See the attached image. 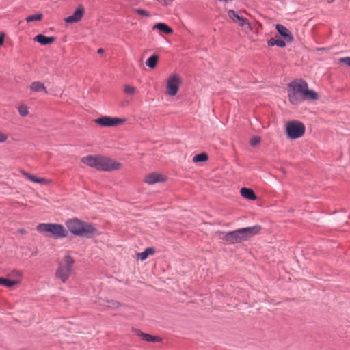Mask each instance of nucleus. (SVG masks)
<instances>
[{
    "instance_id": "obj_6",
    "label": "nucleus",
    "mask_w": 350,
    "mask_h": 350,
    "mask_svg": "<svg viewBox=\"0 0 350 350\" xmlns=\"http://www.w3.org/2000/svg\"><path fill=\"white\" fill-rule=\"evenodd\" d=\"M304 124L297 120L288 122L286 125V133L288 138L295 139L302 137L305 133Z\"/></svg>"
},
{
    "instance_id": "obj_8",
    "label": "nucleus",
    "mask_w": 350,
    "mask_h": 350,
    "mask_svg": "<svg viewBox=\"0 0 350 350\" xmlns=\"http://www.w3.org/2000/svg\"><path fill=\"white\" fill-rule=\"evenodd\" d=\"M94 121L96 124H98L103 127H113L118 124L124 123L126 121V120L124 118L105 116L95 119Z\"/></svg>"
},
{
    "instance_id": "obj_29",
    "label": "nucleus",
    "mask_w": 350,
    "mask_h": 350,
    "mask_svg": "<svg viewBox=\"0 0 350 350\" xmlns=\"http://www.w3.org/2000/svg\"><path fill=\"white\" fill-rule=\"evenodd\" d=\"M124 90L126 94L129 95H133L135 92V88L131 85H125Z\"/></svg>"
},
{
    "instance_id": "obj_38",
    "label": "nucleus",
    "mask_w": 350,
    "mask_h": 350,
    "mask_svg": "<svg viewBox=\"0 0 350 350\" xmlns=\"http://www.w3.org/2000/svg\"><path fill=\"white\" fill-rule=\"evenodd\" d=\"M335 0H328L329 3H332L334 2Z\"/></svg>"
},
{
    "instance_id": "obj_15",
    "label": "nucleus",
    "mask_w": 350,
    "mask_h": 350,
    "mask_svg": "<svg viewBox=\"0 0 350 350\" xmlns=\"http://www.w3.org/2000/svg\"><path fill=\"white\" fill-rule=\"evenodd\" d=\"M30 90L33 92H43L44 94H48V91L44 84L40 81H34L30 85Z\"/></svg>"
},
{
    "instance_id": "obj_14",
    "label": "nucleus",
    "mask_w": 350,
    "mask_h": 350,
    "mask_svg": "<svg viewBox=\"0 0 350 350\" xmlns=\"http://www.w3.org/2000/svg\"><path fill=\"white\" fill-rule=\"evenodd\" d=\"M98 304L109 309H118L121 306L119 301L112 299H100Z\"/></svg>"
},
{
    "instance_id": "obj_13",
    "label": "nucleus",
    "mask_w": 350,
    "mask_h": 350,
    "mask_svg": "<svg viewBox=\"0 0 350 350\" xmlns=\"http://www.w3.org/2000/svg\"><path fill=\"white\" fill-rule=\"evenodd\" d=\"M135 332L137 336L141 338L142 340L149 342H160L162 339L157 336H152L146 333L142 332L139 329L135 330Z\"/></svg>"
},
{
    "instance_id": "obj_18",
    "label": "nucleus",
    "mask_w": 350,
    "mask_h": 350,
    "mask_svg": "<svg viewBox=\"0 0 350 350\" xmlns=\"http://www.w3.org/2000/svg\"><path fill=\"white\" fill-rule=\"evenodd\" d=\"M21 174L23 175L24 177H25L26 178L29 179V180H31L33 183H40V184L46 183V179L38 178L36 176L31 174L28 172H26L25 171H21Z\"/></svg>"
},
{
    "instance_id": "obj_19",
    "label": "nucleus",
    "mask_w": 350,
    "mask_h": 350,
    "mask_svg": "<svg viewBox=\"0 0 350 350\" xmlns=\"http://www.w3.org/2000/svg\"><path fill=\"white\" fill-rule=\"evenodd\" d=\"M159 62V55L154 54L147 59L146 61V66L149 68L154 69L156 68Z\"/></svg>"
},
{
    "instance_id": "obj_21",
    "label": "nucleus",
    "mask_w": 350,
    "mask_h": 350,
    "mask_svg": "<svg viewBox=\"0 0 350 350\" xmlns=\"http://www.w3.org/2000/svg\"><path fill=\"white\" fill-rule=\"evenodd\" d=\"M153 29H157L166 34H170L173 32L172 28H170L168 25L165 23H157L152 27Z\"/></svg>"
},
{
    "instance_id": "obj_3",
    "label": "nucleus",
    "mask_w": 350,
    "mask_h": 350,
    "mask_svg": "<svg viewBox=\"0 0 350 350\" xmlns=\"http://www.w3.org/2000/svg\"><path fill=\"white\" fill-rule=\"evenodd\" d=\"M81 161L91 167L106 172L119 170L122 165L121 163L110 158L100 155H88L83 157Z\"/></svg>"
},
{
    "instance_id": "obj_32",
    "label": "nucleus",
    "mask_w": 350,
    "mask_h": 350,
    "mask_svg": "<svg viewBox=\"0 0 350 350\" xmlns=\"http://www.w3.org/2000/svg\"><path fill=\"white\" fill-rule=\"evenodd\" d=\"M260 142V138L258 136L254 137L250 139V145L252 146H255L258 145Z\"/></svg>"
},
{
    "instance_id": "obj_22",
    "label": "nucleus",
    "mask_w": 350,
    "mask_h": 350,
    "mask_svg": "<svg viewBox=\"0 0 350 350\" xmlns=\"http://www.w3.org/2000/svg\"><path fill=\"white\" fill-rule=\"evenodd\" d=\"M155 250L153 247H147L144 252L137 254L138 259L145 260L148 256L154 254Z\"/></svg>"
},
{
    "instance_id": "obj_27",
    "label": "nucleus",
    "mask_w": 350,
    "mask_h": 350,
    "mask_svg": "<svg viewBox=\"0 0 350 350\" xmlns=\"http://www.w3.org/2000/svg\"><path fill=\"white\" fill-rule=\"evenodd\" d=\"M42 17H43V16L42 14H33V15H30L26 18V21L27 23L38 21L42 20Z\"/></svg>"
},
{
    "instance_id": "obj_36",
    "label": "nucleus",
    "mask_w": 350,
    "mask_h": 350,
    "mask_svg": "<svg viewBox=\"0 0 350 350\" xmlns=\"http://www.w3.org/2000/svg\"><path fill=\"white\" fill-rule=\"evenodd\" d=\"M4 42V35L1 34L0 35V45H2Z\"/></svg>"
},
{
    "instance_id": "obj_10",
    "label": "nucleus",
    "mask_w": 350,
    "mask_h": 350,
    "mask_svg": "<svg viewBox=\"0 0 350 350\" xmlns=\"http://www.w3.org/2000/svg\"><path fill=\"white\" fill-rule=\"evenodd\" d=\"M275 29L278 33L287 43H291L293 41V34L285 26L280 24H277Z\"/></svg>"
},
{
    "instance_id": "obj_17",
    "label": "nucleus",
    "mask_w": 350,
    "mask_h": 350,
    "mask_svg": "<svg viewBox=\"0 0 350 350\" xmlns=\"http://www.w3.org/2000/svg\"><path fill=\"white\" fill-rule=\"evenodd\" d=\"M240 193L242 197L247 200H255L257 199L256 195L252 189L243 187L240 190Z\"/></svg>"
},
{
    "instance_id": "obj_28",
    "label": "nucleus",
    "mask_w": 350,
    "mask_h": 350,
    "mask_svg": "<svg viewBox=\"0 0 350 350\" xmlns=\"http://www.w3.org/2000/svg\"><path fill=\"white\" fill-rule=\"evenodd\" d=\"M18 112L21 116L25 117L28 114V107L25 105H21L18 108Z\"/></svg>"
},
{
    "instance_id": "obj_26",
    "label": "nucleus",
    "mask_w": 350,
    "mask_h": 350,
    "mask_svg": "<svg viewBox=\"0 0 350 350\" xmlns=\"http://www.w3.org/2000/svg\"><path fill=\"white\" fill-rule=\"evenodd\" d=\"M67 278L70 276L72 274H74V270L71 267V265L73 264L74 261L70 257L67 256Z\"/></svg>"
},
{
    "instance_id": "obj_25",
    "label": "nucleus",
    "mask_w": 350,
    "mask_h": 350,
    "mask_svg": "<svg viewBox=\"0 0 350 350\" xmlns=\"http://www.w3.org/2000/svg\"><path fill=\"white\" fill-rule=\"evenodd\" d=\"M208 159V157L207 154L206 153H200L198 154H196L193 158V161L194 163H198V162H204L206 161Z\"/></svg>"
},
{
    "instance_id": "obj_31",
    "label": "nucleus",
    "mask_w": 350,
    "mask_h": 350,
    "mask_svg": "<svg viewBox=\"0 0 350 350\" xmlns=\"http://www.w3.org/2000/svg\"><path fill=\"white\" fill-rule=\"evenodd\" d=\"M339 62L350 67V57H344L338 59Z\"/></svg>"
},
{
    "instance_id": "obj_23",
    "label": "nucleus",
    "mask_w": 350,
    "mask_h": 350,
    "mask_svg": "<svg viewBox=\"0 0 350 350\" xmlns=\"http://www.w3.org/2000/svg\"><path fill=\"white\" fill-rule=\"evenodd\" d=\"M19 282V280H11L2 277L0 278V285H3L8 288H11L14 285L18 284Z\"/></svg>"
},
{
    "instance_id": "obj_37",
    "label": "nucleus",
    "mask_w": 350,
    "mask_h": 350,
    "mask_svg": "<svg viewBox=\"0 0 350 350\" xmlns=\"http://www.w3.org/2000/svg\"><path fill=\"white\" fill-rule=\"evenodd\" d=\"M97 53L98 54H103L104 53V49H102V48H100V49H98Z\"/></svg>"
},
{
    "instance_id": "obj_7",
    "label": "nucleus",
    "mask_w": 350,
    "mask_h": 350,
    "mask_svg": "<svg viewBox=\"0 0 350 350\" xmlns=\"http://www.w3.org/2000/svg\"><path fill=\"white\" fill-rule=\"evenodd\" d=\"M228 16L234 23L242 27L243 31L246 33L252 31V28L248 20L239 15L234 10H228Z\"/></svg>"
},
{
    "instance_id": "obj_4",
    "label": "nucleus",
    "mask_w": 350,
    "mask_h": 350,
    "mask_svg": "<svg viewBox=\"0 0 350 350\" xmlns=\"http://www.w3.org/2000/svg\"><path fill=\"white\" fill-rule=\"evenodd\" d=\"M67 228L72 234L80 237H90L97 232L94 226L77 219L67 221Z\"/></svg>"
},
{
    "instance_id": "obj_11",
    "label": "nucleus",
    "mask_w": 350,
    "mask_h": 350,
    "mask_svg": "<svg viewBox=\"0 0 350 350\" xmlns=\"http://www.w3.org/2000/svg\"><path fill=\"white\" fill-rule=\"evenodd\" d=\"M85 14V9L82 5L77 7L72 15L67 17V23H74L80 21Z\"/></svg>"
},
{
    "instance_id": "obj_1",
    "label": "nucleus",
    "mask_w": 350,
    "mask_h": 350,
    "mask_svg": "<svg viewBox=\"0 0 350 350\" xmlns=\"http://www.w3.org/2000/svg\"><path fill=\"white\" fill-rule=\"evenodd\" d=\"M288 100L291 104L297 105L305 100H317V93L308 88L306 81L301 79L293 80L287 86Z\"/></svg>"
},
{
    "instance_id": "obj_35",
    "label": "nucleus",
    "mask_w": 350,
    "mask_h": 350,
    "mask_svg": "<svg viewBox=\"0 0 350 350\" xmlns=\"http://www.w3.org/2000/svg\"><path fill=\"white\" fill-rule=\"evenodd\" d=\"M8 139V136L5 133H0V143L5 142Z\"/></svg>"
},
{
    "instance_id": "obj_12",
    "label": "nucleus",
    "mask_w": 350,
    "mask_h": 350,
    "mask_svg": "<svg viewBox=\"0 0 350 350\" xmlns=\"http://www.w3.org/2000/svg\"><path fill=\"white\" fill-rule=\"evenodd\" d=\"M165 180L166 178L164 176L155 172L149 174L144 178V182L148 185L165 182Z\"/></svg>"
},
{
    "instance_id": "obj_20",
    "label": "nucleus",
    "mask_w": 350,
    "mask_h": 350,
    "mask_svg": "<svg viewBox=\"0 0 350 350\" xmlns=\"http://www.w3.org/2000/svg\"><path fill=\"white\" fill-rule=\"evenodd\" d=\"M267 45L269 46H273L276 45L279 47L284 48L286 45V42L284 40H282L280 38L276 39L274 38H271V39H269L268 40Z\"/></svg>"
},
{
    "instance_id": "obj_5",
    "label": "nucleus",
    "mask_w": 350,
    "mask_h": 350,
    "mask_svg": "<svg viewBox=\"0 0 350 350\" xmlns=\"http://www.w3.org/2000/svg\"><path fill=\"white\" fill-rule=\"evenodd\" d=\"M36 230L40 233L54 239H59L66 237V230L64 226L58 224H39L36 227Z\"/></svg>"
},
{
    "instance_id": "obj_33",
    "label": "nucleus",
    "mask_w": 350,
    "mask_h": 350,
    "mask_svg": "<svg viewBox=\"0 0 350 350\" xmlns=\"http://www.w3.org/2000/svg\"><path fill=\"white\" fill-rule=\"evenodd\" d=\"M135 12L137 13L139 15L144 16H150V14L148 11L143 10V9H135Z\"/></svg>"
},
{
    "instance_id": "obj_34",
    "label": "nucleus",
    "mask_w": 350,
    "mask_h": 350,
    "mask_svg": "<svg viewBox=\"0 0 350 350\" xmlns=\"http://www.w3.org/2000/svg\"><path fill=\"white\" fill-rule=\"evenodd\" d=\"M159 3H160L161 5L164 6H167L170 5L173 0H157Z\"/></svg>"
},
{
    "instance_id": "obj_2",
    "label": "nucleus",
    "mask_w": 350,
    "mask_h": 350,
    "mask_svg": "<svg viewBox=\"0 0 350 350\" xmlns=\"http://www.w3.org/2000/svg\"><path fill=\"white\" fill-rule=\"evenodd\" d=\"M261 229L262 227L260 226L255 225L228 232L217 231L215 232V234L219 239L227 244H235L247 241L251 237L258 234Z\"/></svg>"
},
{
    "instance_id": "obj_9",
    "label": "nucleus",
    "mask_w": 350,
    "mask_h": 350,
    "mask_svg": "<svg viewBox=\"0 0 350 350\" xmlns=\"http://www.w3.org/2000/svg\"><path fill=\"white\" fill-rule=\"evenodd\" d=\"M180 83V79L178 75H174L171 76L168 79L166 85L167 94L171 96L176 95L179 89Z\"/></svg>"
},
{
    "instance_id": "obj_16",
    "label": "nucleus",
    "mask_w": 350,
    "mask_h": 350,
    "mask_svg": "<svg viewBox=\"0 0 350 350\" xmlns=\"http://www.w3.org/2000/svg\"><path fill=\"white\" fill-rule=\"evenodd\" d=\"M55 39L54 37H47L43 34H38L33 40L41 45H48L53 42Z\"/></svg>"
},
{
    "instance_id": "obj_30",
    "label": "nucleus",
    "mask_w": 350,
    "mask_h": 350,
    "mask_svg": "<svg viewBox=\"0 0 350 350\" xmlns=\"http://www.w3.org/2000/svg\"><path fill=\"white\" fill-rule=\"evenodd\" d=\"M22 272L21 271L14 269L12 270L8 275L11 278H21L22 276Z\"/></svg>"
},
{
    "instance_id": "obj_24",
    "label": "nucleus",
    "mask_w": 350,
    "mask_h": 350,
    "mask_svg": "<svg viewBox=\"0 0 350 350\" xmlns=\"http://www.w3.org/2000/svg\"><path fill=\"white\" fill-rule=\"evenodd\" d=\"M56 277L59 278L63 282H66V267L63 265H60L56 271Z\"/></svg>"
}]
</instances>
